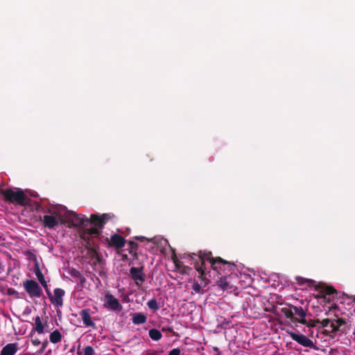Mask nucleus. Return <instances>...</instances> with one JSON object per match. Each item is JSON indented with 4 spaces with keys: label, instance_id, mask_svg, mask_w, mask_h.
<instances>
[{
    "label": "nucleus",
    "instance_id": "nucleus-5",
    "mask_svg": "<svg viewBox=\"0 0 355 355\" xmlns=\"http://www.w3.org/2000/svg\"><path fill=\"white\" fill-rule=\"evenodd\" d=\"M114 217L112 214H103L102 215L92 214L89 218V223L102 230L104 225Z\"/></svg>",
    "mask_w": 355,
    "mask_h": 355
},
{
    "label": "nucleus",
    "instance_id": "nucleus-23",
    "mask_svg": "<svg viewBox=\"0 0 355 355\" xmlns=\"http://www.w3.org/2000/svg\"><path fill=\"white\" fill-rule=\"evenodd\" d=\"M150 338L153 340H159L161 339L162 335L160 331L156 329H151L148 332Z\"/></svg>",
    "mask_w": 355,
    "mask_h": 355
},
{
    "label": "nucleus",
    "instance_id": "nucleus-39",
    "mask_svg": "<svg viewBox=\"0 0 355 355\" xmlns=\"http://www.w3.org/2000/svg\"><path fill=\"white\" fill-rule=\"evenodd\" d=\"M135 239L137 240H139V241H150V239L146 238L145 236H136Z\"/></svg>",
    "mask_w": 355,
    "mask_h": 355
},
{
    "label": "nucleus",
    "instance_id": "nucleus-12",
    "mask_svg": "<svg viewBox=\"0 0 355 355\" xmlns=\"http://www.w3.org/2000/svg\"><path fill=\"white\" fill-rule=\"evenodd\" d=\"M105 305L106 307L114 311H120L122 309V306L119 300L112 294H107L105 295Z\"/></svg>",
    "mask_w": 355,
    "mask_h": 355
},
{
    "label": "nucleus",
    "instance_id": "nucleus-9",
    "mask_svg": "<svg viewBox=\"0 0 355 355\" xmlns=\"http://www.w3.org/2000/svg\"><path fill=\"white\" fill-rule=\"evenodd\" d=\"M143 270V266L140 268L132 267L130 269V277L135 282L137 286H139V282H144L145 281V275Z\"/></svg>",
    "mask_w": 355,
    "mask_h": 355
},
{
    "label": "nucleus",
    "instance_id": "nucleus-36",
    "mask_svg": "<svg viewBox=\"0 0 355 355\" xmlns=\"http://www.w3.org/2000/svg\"><path fill=\"white\" fill-rule=\"evenodd\" d=\"M48 345V342L47 341H44L42 343V347L40 348V349L39 350L38 353L39 354H42L44 352V351L45 350L46 346Z\"/></svg>",
    "mask_w": 355,
    "mask_h": 355
},
{
    "label": "nucleus",
    "instance_id": "nucleus-20",
    "mask_svg": "<svg viewBox=\"0 0 355 355\" xmlns=\"http://www.w3.org/2000/svg\"><path fill=\"white\" fill-rule=\"evenodd\" d=\"M138 248V244L132 241L128 242V250L130 254H132L135 259L138 258V254L137 252Z\"/></svg>",
    "mask_w": 355,
    "mask_h": 355
},
{
    "label": "nucleus",
    "instance_id": "nucleus-43",
    "mask_svg": "<svg viewBox=\"0 0 355 355\" xmlns=\"http://www.w3.org/2000/svg\"><path fill=\"white\" fill-rule=\"evenodd\" d=\"M4 270L3 266L2 263L0 262V274L2 273Z\"/></svg>",
    "mask_w": 355,
    "mask_h": 355
},
{
    "label": "nucleus",
    "instance_id": "nucleus-31",
    "mask_svg": "<svg viewBox=\"0 0 355 355\" xmlns=\"http://www.w3.org/2000/svg\"><path fill=\"white\" fill-rule=\"evenodd\" d=\"M192 289L196 293H203L201 286L197 282H194L193 284L192 285Z\"/></svg>",
    "mask_w": 355,
    "mask_h": 355
},
{
    "label": "nucleus",
    "instance_id": "nucleus-35",
    "mask_svg": "<svg viewBox=\"0 0 355 355\" xmlns=\"http://www.w3.org/2000/svg\"><path fill=\"white\" fill-rule=\"evenodd\" d=\"M181 350L179 348H174L171 350L168 353V355H180Z\"/></svg>",
    "mask_w": 355,
    "mask_h": 355
},
{
    "label": "nucleus",
    "instance_id": "nucleus-8",
    "mask_svg": "<svg viewBox=\"0 0 355 355\" xmlns=\"http://www.w3.org/2000/svg\"><path fill=\"white\" fill-rule=\"evenodd\" d=\"M65 291L62 288H56L53 291V295L49 298L51 302L56 306L61 307L63 306V297Z\"/></svg>",
    "mask_w": 355,
    "mask_h": 355
},
{
    "label": "nucleus",
    "instance_id": "nucleus-33",
    "mask_svg": "<svg viewBox=\"0 0 355 355\" xmlns=\"http://www.w3.org/2000/svg\"><path fill=\"white\" fill-rule=\"evenodd\" d=\"M296 280H297V283L300 285L304 284L305 282H312L311 280H309L308 279H304L302 277H297Z\"/></svg>",
    "mask_w": 355,
    "mask_h": 355
},
{
    "label": "nucleus",
    "instance_id": "nucleus-2",
    "mask_svg": "<svg viewBox=\"0 0 355 355\" xmlns=\"http://www.w3.org/2000/svg\"><path fill=\"white\" fill-rule=\"evenodd\" d=\"M86 249L87 250L86 257L90 259L89 264L99 275H102L105 273V261L103 259L96 249L92 247L91 242L87 241L85 245Z\"/></svg>",
    "mask_w": 355,
    "mask_h": 355
},
{
    "label": "nucleus",
    "instance_id": "nucleus-40",
    "mask_svg": "<svg viewBox=\"0 0 355 355\" xmlns=\"http://www.w3.org/2000/svg\"><path fill=\"white\" fill-rule=\"evenodd\" d=\"M44 289H45V291H46V294L48 295V297L49 299L51 297L52 294H51L49 287H47V288H44Z\"/></svg>",
    "mask_w": 355,
    "mask_h": 355
},
{
    "label": "nucleus",
    "instance_id": "nucleus-22",
    "mask_svg": "<svg viewBox=\"0 0 355 355\" xmlns=\"http://www.w3.org/2000/svg\"><path fill=\"white\" fill-rule=\"evenodd\" d=\"M49 340L53 344H56L60 342L62 340L61 333L58 329L54 330L51 333L49 336Z\"/></svg>",
    "mask_w": 355,
    "mask_h": 355
},
{
    "label": "nucleus",
    "instance_id": "nucleus-1",
    "mask_svg": "<svg viewBox=\"0 0 355 355\" xmlns=\"http://www.w3.org/2000/svg\"><path fill=\"white\" fill-rule=\"evenodd\" d=\"M198 257L200 263L198 261L195 263V269L199 273V278L205 282V284L209 282L206 277L205 261H208L210 263L211 268L216 271L218 275L227 276L229 273H232L236 267L234 262L227 261L220 257H214L211 252L209 251L200 250Z\"/></svg>",
    "mask_w": 355,
    "mask_h": 355
},
{
    "label": "nucleus",
    "instance_id": "nucleus-47",
    "mask_svg": "<svg viewBox=\"0 0 355 355\" xmlns=\"http://www.w3.org/2000/svg\"><path fill=\"white\" fill-rule=\"evenodd\" d=\"M352 301L355 302V296L352 297Z\"/></svg>",
    "mask_w": 355,
    "mask_h": 355
},
{
    "label": "nucleus",
    "instance_id": "nucleus-13",
    "mask_svg": "<svg viewBox=\"0 0 355 355\" xmlns=\"http://www.w3.org/2000/svg\"><path fill=\"white\" fill-rule=\"evenodd\" d=\"M346 321L343 318H338L331 320L330 327H331V334L337 331L344 333L346 330Z\"/></svg>",
    "mask_w": 355,
    "mask_h": 355
},
{
    "label": "nucleus",
    "instance_id": "nucleus-6",
    "mask_svg": "<svg viewBox=\"0 0 355 355\" xmlns=\"http://www.w3.org/2000/svg\"><path fill=\"white\" fill-rule=\"evenodd\" d=\"M292 310L293 311V314L294 316L293 322L306 324V320L305 317L306 315V311L302 306H297L291 305Z\"/></svg>",
    "mask_w": 355,
    "mask_h": 355
},
{
    "label": "nucleus",
    "instance_id": "nucleus-29",
    "mask_svg": "<svg viewBox=\"0 0 355 355\" xmlns=\"http://www.w3.org/2000/svg\"><path fill=\"white\" fill-rule=\"evenodd\" d=\"M198 254H199V252L198 254H195V253H189L187 254V256L191 257V259L192 261H193V264L195 265V263L196 261L200 263V261L199 259V257H198ZM184 255H187V253H184Z\"/></svg>",
    "mask_w": 355,
    "mask_h": 355
},
{
    "label": "nucleus",
    "instance_id": "nucleus-41",
    "mask_svg": "<svg viewBox=\"0 0 355 355\" xmlns=\"http://www.w3.org/2000/svg\"><path fill=\"white\" fill-rule=\"evenodd\" d=\"M41 285L44 288H47L48 285H47V283L45 281V279L44 281H42V282H40Z\"/></svg>",
    "mask_w": 355,
    "mask_h": 355
},
{
    "label": "nucleus",
    "instance_id": "nucleus-26",
    "mask_svg": "<svg viewBox=\"0 0 355 355\" xmlns=\"http://www.w3.org/2000/svg\"><path fill=\"white\" fill-rule=\"evenodd\" d=\"M147 306L150 309L153 311H157L159 309L157 300L155 298L150 300L147 302Z\"/></svg>",
    "mask_w": 355,
    "mask_h": 355
},
{
    "label": "nucleus",
    "instance_id": "nucleus-28",
    "mask_svg": "<svg viewBox=\"0 0 355 355\" xmlns=\"http://www.w3.org/2000/svg\"><path fill=\"white\" fill-rule=\"evenodd\" d=\"M68 273L73 277L78 279L79 277H81V272L76 270V268H69L68 270Z\"/></svg>",
    "mask_w": 355,
    "mask_h": 355
},
{
    "label": "nucleus",
    "instance_id": "nucleus-45",
    "mask_svg": "<svg viewBox=\"0 0 355 355\" xmlns=\"http://www.w3.org/2000/svg\"><path fill=\"white\" fill-rule=\"evenodd\" d=\"M34 344H39L40 343V341L37 340V341H33Z\"/></svg>",
    "mask_w": 355,
    "mask_h": 355
},
{
    "label": "nucleus",
    "instance_id": "nucleus-21",
    "mask_svg": "<svg viewBox=\"0 0 355 355\" xmlns=\"http://www.w3.org/2000/svg\"><path fill=\"white\" fill-rule=\"evenodd\" d=\"M217 285L223 290L226 291L230 289L232 287L230 286L229 282L227 281V276L223 275L217 281Z\"/></svg>",
    "mask_w": 355,
    "mask_h": 355
},
{
    "label": "nucleus",
    "instance_id": "nucleus-32",
    "mask_svg": "<svg viewBox=\"0 0 355 355\" xmlns=\"http://www.w3.org/2000/svg\"><path fill=\"white\" fill-rule=\"evenodd\" d=\"M320 322V321L319 320H310L309 321L306 320L305 324L309 327H315Z\"/></svg>",
    "mask_w": 355,
    "mask_h": 355
},
{
    "label": "nucleus",
    "instance_id": "nucleus-16",
    "mask_svg": "<svg viewBox=\"0 0 355 355\" xmlns=\"http://www.w3.org/2000/svg\"><path fill=\"white\" fill-rule=\"evenodd\" d=\"M109 243L116 249H120L125 245V240L122 236L114 234L111 236Z\"/></svg>",
    "mask_w": 355,
    "mask_h": 355
},
{
    "label": "nucleus",
    "instance_id": "nucleus-38",
    "mask_svg": "<svg viewBox=\"0 0 355 355\" xmlns=\"http://www.w3.org/2000/svg\"><path fill=\"white\" fill-rule=\"evenodd\" d=\"M162 330L163 331H166V332H169V333H173V330L171 327H162Z\"/></svg>",
    "mask_w": 355,
    "mask_h": 355
},
{
    "label": "nucleus",
    "instance_id": "nucleus-19",
    "mask_svg": "<svg viewBox=\"0 0 355 355\" xmlns=\"http://www.w3.org/2000/svg\"><path fill=\"white\" fill-rule=\"evenodd\" d=\"M147 318L142 313H135L132 315V322L135 324H142L146 322Z\"/></svg>",
    "mask_w": 355,
    "mask_h": 355
},
{
    "label": "nucleus",
    "instance_id": "nucleus-15",
    "mask_svg": "<svg viewBox=\"0 0 355 355\" xmlns=\"http://www.w3.org/2000/svg\"><path fill=\"white\" fill-rule=\"evenodd\" d=\"M42 224L45 227L54 229L55 227L58 225L59 221L54 216L44 215L42 220Z\"/></svg>",
    "mask_w": 355,
    "mask_h": 355
},
{
    "label": "nucleus",
    "instance_id": "nucleus-34",
    "mask_svg": "<svg viewBox=\"0 0 355 355\" xmlns=\"http://www.w3.org/2000/svg\"><path fill=\"white\" fill-rule=\"evenodd\" d=\"M331 320H329V318H326L320 321L319 324H321L322 327H326L329 324V323H331Z\"/></svg>",
    "mask_w": 355,
    "mask_h": 355
},
{
    "label": "nucleus",
    "instance_id": "nucleus-46",
    "mask_svg": "<svg viewBox=\"0 0 355 355\" xmlns=\"http://www.w3.org/2000/svg\"><path fill=\"white\" fill-rule=\"evenodd\" d=\"M323 334L327 335V330H324V331L323 332Z\"/></svg>",
    "mask_w": 355,
    "mask_h": 355
},
{
    "label": "nucleus",
    "instance_id": "nucleus-7",
    "mask_svg": "<svg viewBox=\"0 0 355 355\" xmlns=\"http://www.w3.org/2000/svg\"><path fill=\"white\" fill-rule=\"evenodd\" d=\"M334 294H337L336 290L331 286H326L321 288L318 297L323 298L326 302L331 303L333 300L331 295Z\"/></svg>",
    "mask_w": 355,
    "mask_h": 355
},
{
    "label": "nucleus",
    "instance_id": "nucleus-27",
    "mask_svg": "<svg viewBox=\"0 0 355 355\" xmlns=\"http://www.w3.org/2000/svg\"><path fill=\"white\" fill-rule=\"evenodd\" d=\"M34 272H35V274L39 281V282H42V281H44L45 279H44V275L42 274L41 270L40 269L39 266L37 264H36L35 266V268L34 270Z\"/></svg>",
    "mask_w": 355,
    "mask_h": 355
},
{
    "label": "nucleus",
    "instance_id": "nucleus-37",
    "mask_svg": "<svg viewBox=\"0 0 355 355\" xmlns=\"http://www.w3.org/2000/svg\"><path fill=\"white\" fill-rule=\"evenodd\" d=\"M78 279H79L80 281V285L81 286H83L86 282V279L85 278V277L83 275H81V277H79Z\"/></svg>",
    "mask_w": 355,
    "mask_h": 355
},
{
    "label": "nucleus",
    "instance_id": "nucleus-25",
    "mask_svg": "<svg viewBox=\"0 0 355 355\" xmlns=\"http://www.w3.org/2000/svg\"><path fill=\"white\" fill-rule=\"evenodd\" d=\"M35 329L38 334H43L44 333V326L42 324L41 318L40 316H37L35 318Z\"/></svg>",
    "mask_w": 355,
    "mask_h": 355
},
{
    "label": "nucleus",
    "instance_id": "nucleus-11",
    "mask_svg": "<svg viewBox=\"0 0 355 355\" xmlns=\"http://www.w3.org/2000/svg\"><path fill=\"white\" fill-rule=\"evenodd\" d=\"M71 223L74 227H87L89 224V218L80 214H73L71 216Z\"/></svg>",
    "mask_w": 355,
    "mask_h": 355
},
{
    "label": "nucleus",
    "instance_id": "nucleus-10",
    "mask_svg": "<svg viewBox=\"0 0 355 355\" xmlns=\"http://www.w3.org/2000/svg\"><path fill=\"white\" fill-rule=\"evenodd\" d=\"M291 337L292 339L304 347L313 348L315 347L313 341L303 334H297L291 333Z\"/></svg>",
    "mask_w": 355,
    "mask_h": 355
},
{
    "label": "nucleus",
    "instance_id": "nucleus-3",
    "mask_svg": "<svg viewBox=\"0 0 355 355\" xmlns=\"http://www.w3.org/2000/svg\"><path fill=\"white\" fill-rule=\"evenodd\" d=\"M1 193L3 195L6 202L20 206L25 205L26 200L28 199L24 192L20 189L17 191L11 189H3L1 191Z\"/></svg>",
    "mask_w": 355,
    "mask_h": 355
},
{
    "label": "nucleus",
    "instance_id": "nucleus-44",
    "mask_svg": "<svg viewBox=\"0 0 355 355\" xmlns=\"http://www.w3.org/2000/svg\"><path fill=\"white\" fill-rule=\"evenodd\" d=\"M123 259L125 260V259H128V256L127 254H123Z\"/></svg>",
    "mask_w": 355,
    "mask_h": 355
},
{
    "label": "nucleus",
    "instance_id": "nucleus-24",
    "mask_svg": "<svg viewBox=\"0 0 355 355\" xmlns=\"http://www.w3.org/2000/svg\"><path fill=\"white\" fill-rule=\"evenodd\" d=\"M281 312L285 315L287 319H290L293 322L294 316L293 314V311L291 306L290 308L284 307L281 309Z\"/></svg>",
    "mask_w": 355,
    "mask_h": 355
},
{
    "label": "nucleus",
    "instance_id": "nucleus-18",
    "mask_svg": "<svg viewBox=\"0 0 355 355\" xmlns=\"http://www.w3.org/2000/svg\"><path fill=\"white\" fill-rule=\"evenodd\" d=\"M17 345V343L7 344L1 349L0 355H15L18 349Z\"/></svg>",
    "mask_w": 355,
    "mask_h": 355
},
{
    "label": "nucleus",
    "instance_id": "nucleus-14",
    "mask_svg": "<svg viewBox=\"0 0 355 355\" xmlns=\"http://www.w3.org/2000/svg\"><path fill=\"white\" fill-rule=\"evenodd\" d=\"M83 228L84 230L83 231L81 238L85 241V243L87 241L90 242L91 236H98L101 232V230L95 226L92 228H87L86 227ZM85 245H87V243H85Z\"/></svg>",
    "mask_w": 355,
    "mask_h": 355
},
{
    "label": "nucleus",
    "instance_id": "nucleus-48",
    "mask_svg": "<svg viewBox=\"0 0 355 355\" xmlns=\"http://www.w3.org/2000/svg\"><path fill=\"white\" fill-rule=\"evenodd\" d=\"M329 336H330L331 338H334V335H333V334H330V335H329Z\"/></svg>",
    "mask_w": 355,
    "mask_h": 355
},
{
    "label": "nucleus",
    "instance_id": "nucleus-17",
    "mask_svg": "<svg viewBox=\"0 0 355 355\" xmlns=\"http://www.w3.org/2000/svg\"><path fill=\"white\" fill-rule=\"evenodd\" d=\"M90 311L89 309H83L80 312V315L86 327H94L95 324L92 320Z\"/></svg>",
    "mask_w": 355,
    "mask_h": 355
},
{
    "label": "nucleus",
    "instance_id": "nucleus-42",
    "mask_svg": "<svg viewBox=\"0 0 355 355\" xmlns=\"http://www.w3.org/2000/svg\"><path fill=\"white\" fill-rule=\"evenodd\" d=\"M8 294H10V295H12V294H14V293H16V291H15L13 288H9V289L8 290Z\"/></svg>",
    "mask_w": 355,
    "mask_h": 355
},
{
    "label": "nucleus",
    "instance_id": "nucleus-4",
    "mask_svg": "<svg viewBox=\"0 0 355 355\" xmlns=\"http://www.w3.org/2000/svg\"><path fill=\"white\" fill-rule=\"evenodd\" d=\"M23 286L30 297L40 298L42 295V289L35 280H25Z\"/></svg>",
    "mask_w": 355,
    "mask_h": 355
},
{
    "label": "nucleus",
    "instance_id": "nucleus-30",
    "mask_svg": "<svg viewBox=\"0 0 355 355\" xmlns=\"http://www.w3.org/2000/svg\"><path fill=\"white\" fill-rule=\"evenodd\" d=\"M84 355H94V350L92 346L87 345L83 349Z\"/></svg>",
    "mask_w": 355,
    "mask_h": 355
}]
</instances>
